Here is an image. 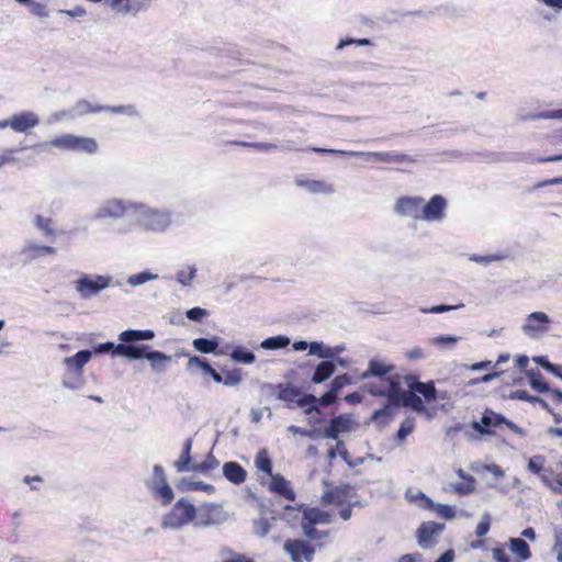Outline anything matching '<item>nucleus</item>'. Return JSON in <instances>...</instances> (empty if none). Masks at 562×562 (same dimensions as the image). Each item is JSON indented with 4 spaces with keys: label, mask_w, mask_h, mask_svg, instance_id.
<instances>
[{
    "label": "nucleus",
    "mask_w": 562,
    "mask_h": 562,
    "mask_svg": "<svg viewBox=\"0 0 562 562\" xmlns=\"http://www.w3.org/2000/svg\"><path fill=\"white\" fill-rule=\"evenodd\" d=\"M171 224L172 214L170 211L136 202L131 222H127L120 229V233H130L134 228H139L144 232L161 234L167 232Z\"/></svg>",
    "instance_id": "obj_1"
},
{
    "label": "nucleus",
    "mask_w": 562,
    "mask_h": 562,
    "mask_svg": "<svg viewBox=\"0 0 562 562\" xmlns=\"http://www.w3.org/2000/svg\"><path fill=\"white\" fill-rule=\"evenodd\" d=\"M92 357L91 350H80L76 355L63 359L65 372L61 384L65 389L79 391L85 385L83 367Z\"/></svg>",
    "instance_id": "obj_2"
},
{
    "label": "nucleus",
    "mask_w": 562,
    "mask_h": 562,
    "mask_svg": "<svg viewBox=\"0 0 562 562\" xmlns=\"http://www.w3.org/2000/svg\"><path fill=\"white\" fill-rule=\"evenodd\" d=\"M121 353L131 360L146 359L149 361L151 369L157 373H162L171 363V356L158 350H151L148 345L135 344L133 347H122Z\"/></svg>",
    "instance_id": "obj_3"
},
{
    "label": "nucleus",
    "mask_w": 562,
    "mask_h": 562,
    "mask_svg": "<svg viewBox=\"0 0 562 562\" xmlns=\"http://www.w3.org/2000/svg\"><path fill=\"white\" fill-rule=\"evenodd\" d=\"M136 202L120 198H110L102 201L93 213V220H121L131 222Z\"/></svg>",
    "instance_id": "obj_4"
},
{
    "label": "nucleus",
    "mask_w": 562,
    "mask_h": 562,
    "mask_svg": "<svg viewBox=\"0 0 562 562\" xmlns=\"http://www.w3.org/2000/svg\"><path fill=\"white\" fill-rule=\"evenodd\" d=\"M48 146L58 148L60 150L87 154H94L99 148L94 138L76 136L74 134H64L50 139L49 142L37 145V147L42 148H47Z\"/></svg>",
    "instance_id": "obj_5"
},
{
    "label": "nucleus",
    "mask_w": 562,
    "mask_h": 562,
    "mask_svg": "<svg viewBox=\"0 0 562 562\" xmlns=\"http://www.w3.org/2000/svg\"><path fill=\"white\" fill-rule=\"evenodd\" d=\"M155 338V331L151 329H126L122 331L119 336V339L122 344L114 345L111 341L100 344L94 347L92 353H103V352H112L113 356L125 357V355L121 353L120 349L122 347H133L134 342L143 341V340H153Z\"/></svg>",
    "instance_id": "obj_6"
},
{
    "label": "nucleus",
    "mask_w": 562,
    "mask_h": 562,
    "mask_svg": "<svg viewBox=\"0 0 562 562\" xmlns=\"http://www.w3.org/2000/svg\"><path fill=\"white\" fill-rule=\"evenodd\" d=\"M196 515L195 507L181 499L178 501L171 510L164 517L161 527L164 529H179L190 524Z\"/></svg>",
    "instance_id": "obj_7"
},
{
    "label": "nucleus",
    "mask_w": 562,
    "mask_h": 562,
    "mask_svg": "<svg viewBox=\"0 0 562 562\" xmlns=\"http://www.w3.org/2000/svg\"><path fill=\"white\" fill-rule=\"evenodd\" d=\"M112 282L113 278L109 274H97L93 277L89 274H82L80 278L74 281V285L82 299H89L109 288Z\"/></svg>",
    "instance_id": "obj_8"
},
{
    "label": "nucleus",
    "mask_w": 562,
    "mask_h": 562,
    "mask_svg": "<svg viewBox=\"0 0 562 562\" xmlns=\"http://www.w3.org/2000/svg\"><path fill=\"white\" fill-rule=\"evenodd\" d=\"M316 153H330V154H339L348 157H364L367 160H378L383 162H406L412 161V159L404 154L397 153H384V151H352V150H337V149H326V148H313Z\"/></svg>",
    "instance_id": "obj_9"
},
{
    "label": "nucleus",
    "mask_w": 562,
    "mask_h": 562,
    "mask_svg": "<svg viewBox=\"0 0 562 562\" xmlns=\"http://www.w3.org/2000/svg\"><path fill=\"white\" fill-rule=\"evenodd\" d=\"M551 319L544 312H532L527 315L521 330L530 339H539L550 329Z\"/></svg>",
    "instance_id": "obj_10"
},
{
    "label": "nucleus",
    "mask_w": 562,
    "mask_h": 562,
    "mask_svg": "<svg viewBox=\"0 0 562 562\" xmlns=\"http://www.w3.org/2000/svg\"><path fill=\"white\" fill-rule=\"evenodd\" d=\"M148 488L154 491L155 496L160 498L164 505L173 499V491L167 482L165 470L161 465L155 464L151 479L146 481Z\"/></svg>",
    "instance_id": "obj_11"
},
{
    "label": "nucleus",
    "mask_w": 562,
    "mask_h": 562,
    "mask_svg": "<svg viewBox=\"0 0 562 562\" xmlns=\"http://www.w3.org/2000/svg\"><path fill=\"white\" fill-rule=\"evenodd\" d=\"M367 387L370 394L385 396L389 402L394 404L401 389V382L395 376L380 378L378 381L369 383Z\"/></svg>",
    "instance_id": "obj_12"
},
{
    "label": "nucleus",
    "mask_w": 562,
    "mask_h": 562,
    "mask_svg": "<svg viewBox=\"0 0 562 562\" xmlns=\"http://www.w3.org/2000/svg\"><path fill=\"white\" fill-rule=\"evenodd\" d=\"M447 207V200L442 195L436 194L431 196L428 202H423L420 220L426 222H441L446 217Z\"/></svg>",
    "instance_id": "obj_13"
},
{
    "label": "nucleus",
    "mask_w": 562,
    "mask_h": 562,
    "mask_svg": "<svg viewBox=\"0 0 562 562\" xmlns=\"http://www.w3.org/2000/svg\"><path fill=\"white\" fill-rule=\"evenodd\" d=\"M283 549L293 562H311L315 554V549L304 540H286Z\"/></svg>",
    "instance_id": "obj_14"
},
{
    "label": "nucleus",
    "mask_w": 562,
    "mask_h": 562,
    "mask_svg": "<svg viewBox=\"0 0 562 562\" xmlns=\"http://www.w3.org/2000/svg\"><path fill=\"white\" fill-rule=\"evenodd\" d=\"M445 525L435 521L423 522L417 530V543L422 549H430L436 538L443 531Z\"/></svg>",
    "instance_id": "obj_15"
},
{
    "label": "nucleus",
    "mask_w": 562,
    "mask_h": 562,
    "mask_svg": "<svg viewBox=\"0 0 562 562\" xmlns=\"http://www.w3.org/2000/svg\"><path fill=\"white\" fill-rule=\"evenodd\" d=\"M150 0H105L111 10L121 15L135 16L148 8Z\"/></svg>",
    "instance_id": "obj_16"
},
{
    "label": "nucleus",
    "mask_w": 562,
    "mask_h": 562,
    "mask_svg": "<svg viewBox=\"0 0 562 562\" xmlns=\"http://www.w3.org/2000/svg\"><path fill=\"white\" fill-rule=\"evenodd\" d=\"M423 202L424 198L422 196L400 198L395 203L394 211L401 216L420 220Z\"/></svg>",
    "instance_id": "obj_17"
},
{
    "label": "nucleus",
    "mask_w": 562,
    "mask_h": 562,
    "mask_svg": "<svg viewBox=\"0 0 562 562\" xmlns=\"http://www.w3.org/2000/svg\"><path fill=\"white\" fill-rule=\"evenodd\" d=\"M353 420L346 415H339L330 419L329 425L324 430V437L337 439L340 434H347L352 430Z\"/></svg>",
    "instance_id": "obj_18"
},
{
    "label": "nucleus",
    "mask_w": 562,
    "mask_h": 562,
    "mask_svg": "<svg viewBox=\"0 0 562 562\" xmlns=\"http://www.w3.org/2000/svg\"><path fill=\"white\" fill-rule=\"evenodd\" d=\"M40 124V117L32 111H23L12 115L11 130L16 133H27Z\"/></svg>",
    "instance_id": "obj_19"
},
{
    "label": "nucleus",
    "mask_w": 562,
    "mask_h": 562,
    "mask_svg": "<svg viewBox=\"0 0 562 562\" xmlns=\"http://www.w3.org/2000/svg\"><path fill=\"white\" fill-rule=\"evenodd\" d=\"M505 422L506 418L503 415L497 414L491 409H486L482 416L481 423L473 422L472 428L482 435H486L491 434V431L487 430L488 427H498Z\"/></svg>",
    "instance_id": "obj_20"
},
{
    "label": "nucleus",
    "mask_w": 562,
    "mask_h": 562,
    "mask_svg": "<svg viewBox=\"0 0 562 562\" xmlns=\"http://www.w3.org/2000/svg\"><path fill=\"white\" fill-rule=\"evenodd\" d=\"M416 497L423 502V504L420 505L423 508L435 512L439 517L448 520L454 518L456 512L453 507L449 505L435 503L432 499L427 497L423 492H418Z\"/></svg>",
    "instance_id": "obj_21"
},
{
    "label": "nucleus",
    "mask_w": 562,
    "mask_h": 562,
    "mask_svg": "<svg viewBox=\"0 0 562 562\" xmlns=\"http://www.w3.org/2000/svg\"><path fill=\"white\" fill-rule=\"evenodd\" d=\"M294 182L297 187L304 188L305 190L314 194L327 195L333 194L336 191L334 184L325 181L296 178Z\"/></svg>",
    "instance_id": "obj_22"
},
{
    "label": "nucleus",
    "mask_w": 562,
    "mask_h": 562,
    "mask_svg": "<svg viewBox=\"0 0 562 562\" xmlns=\"http://www.w3.org/2000/svg\"><path fill=\"white\" fill-rule=\"evenodd\" d=\"M222 508L215 504H206L200 509L196 525L209 526L220 524L223 520Z\"/></svg>",
    "instance_id": "obj_23"
},
{
    "label": "nucleus",
    "mask_w": 562,
    "mask_h": 562,
    "mask_svg": "<svg viewBox=\"0 0 562 562\" xmlns=\"http://www.w3.org/2000/svg\"><path fill=\"white\" fill-rule=\"evenodd\" d=\"M224 477L235 485L244 483L247 479V471L237 462L228 461L223 464Z\"/></svg>",
    "instance_id": "obj_24"
},
{
    "label": "nucleus",
    "mask_w": 562,
    "mask_h": 562,
    "mask_svg": "<svg viewBox=\"0 0 562 562\" xmlns=\"http://www.w3.org/2000/svg\"><path fill=\"white\" fill-rule=\"evenodd\" d=\"M269 488L270 491L283 496L288 501L293 502L295 499V493L292 490L290 482L286 479H284L281 474L271 475Z\"/></svg>",
    "instance_id": "obj_25"
},
{
    "label": "nucleus",
    "mask_w": 562,
    "mask_h": 562,
    "mask_svg": "<svg viewBox=\"0 0 562 562\" xmlns=\"http://www.w3.org/2000/svg\"><path fill=\"white\" fill-rule=\"evenodd\" d=\"M331 521V515L328 512L322 510L316 507L303 509L301 522L302 526L304 522H308L311 526L314 527V525H327L330 524Z\"/></svg>",
    "instance_id": "obj_26"
},
{
    "label": "nucleus",
    "mask_w": 562,
    "mask_h": 562,
    "mask_svg": "<svg viewBox=\"0 0 562 562\" xmlns=\"http://www.w3.org/2000/svg\"><path fill=\"white\" fill-rule=\"evenodd\" d=\"M324 505L341 506L348 499V487H334L323 493Z\"/></svg>",
    "instance_id": "obj_27"
},
{
    "label": "nucleus",
    "mask_w": 562,
    "mask_h": 562,
    "mask_svg": "<svg viewBox=\"0 0 562 562\" xmlns=\"http://www.w3.org/2000/svg\"><path fill=\"white\" fill-rule=\"evenodd\" d=\"M395 407L402 406H411L415 411H422L423 409V401L422 398L416 394V392L411 391H403L402 387L400 389V392L396 396V400L393 404Z\"/></svg>",
    "instance_id": "obj_28"
},
{
    "label": "nucleus",
    "mask_w": 562,
    "mask_h": 562,
    "mask_svg": "<svg viewBox=\"0 0 562 562\" xmlns=\"http://www.w3.org/2000/svg\"><path fill=\"white\" fill-rule=\"evenodd\" d=\"M408 386L416 393L422 394L427 401L437 398V390L432 382L423 383L415 381L413 376L406 379Z\"/></svg>",
    "instance_id": "obj_29"
},
{
    "label": "nucleus",
    "mask_w": 562,
    "mask_h": 562,
    "mask_svg": "<svg viewBox=\"0 0 562 562\" xmlns=\"http://www.w3.org/2000/svg\"><path fill=\"white\" fill-rule=\"evenodd\" d=\"M462 337L454 335H438L428 339V342L440 350H453Z\"/></svg>",
    "instance_id": "obj_30"
},
{
    "label": "nucleus",
    "mask_w": 562,
    "mask_h": 562,
    "mask_svg": "<svg viewBox=\"0 0 562 562\" xmlns=\"http://www.w3.org/2000/svg\"><path fill=\"white\" fill-rule=\"evenodd\" d=\"M335 363L331 362V361H323L321 362L313 375H312V382H314L315 384H319V383H323L324 381H326L327 379H329L333 373L335 372Z\"/></svg>",
    "instance_id": "obj_31"
},
{
    "label": "nucleus",
    "mask_w": 562,
    "mask_h": 562,
    "mask_svg": "<svg viewBox=\"0 0 562 562\" xmlns=\"http://www.w3.org/2000/svg\"><path fill=\"white\" fill-rule=\"evenodd\" d=\"M394 367L392 364H387L382 361L371 360L369 362L368 371H366L362 375L363 379L368 376H376V378H385L387 373H390Z\"/></svg>",
    "instance_id": "obj_32"
},
{
    "label": "nucleus",
    "mask_w": 562,
    "mask_h": 562,
    "mask_svg": "<svg viewBox=\"0 0 562 562\" xmlns=\"http://www.w3.org/2000/svg\"><path fill=\"white\" fill-rule=\"evenodd\" d=\"M509 550L513 554L522 561L529 560L531 557L528 543L521 538H510Z\"/></svg>",
    "instance_id": "obj_33"
},
{
    "label": "nucleus",
    "mask_w": 562,
    "mask_h": 562,
    "mask_svg": "<svg viewBox=\"0 0 562 562\" xmlns=\"http://www.w3.org/2000/svg\"><path fill=\"white\" fill-rule=\"evenodd\" d=\"M229 356L236 363L252 364L256 361L255 353L244 346H235Z\"/></svg>",
    "instance_id": "obj_34"
},
{
    "label": "nucleus",
    "mask_w": 562,
    "mask_h": 562,
    "mask_svg": "<svg viewBox=\"0 0 562 562\" xmlns=\"http://www.w3.org/2000/svg\"><path fill=\"white\" fill-rule=\"evenodd\" d=\"M290 345V338L286 336L269 337L260 342V347L266 350H277L285 348Z\"/></svg>",
    "instance_id": "obj_35"
},
{
    "label": "nucleus",
    "mask_w": 562,
    "mask_h": 562,
    "mask_svg": "<svg viewBox=\"0 0 562 562\" xmlns=\"http://www.w3.org/2000/svg\"><path fill=\"white\" fill-rule=\"evenodd\" d=\"M522 121H535V120H562V109L542 111L539 113H530L520 117Z\"/></svg>",
    "instance_id": "obj_36"
},
{
    "label": "nucleus",
    "mask_w": 562,
    "mask_h": 562,
    "mask_svg": "<svg viewBox=\"0 0 562 562\" xmlns=\"http://www.w3.org/2000/svg\"><path fill=\"white\" fill-rule=\"evenodd\" d=\"M278 398L285 402H296L301 391L291 384H280Z\"/></svg>",
    "instance_id": "obj_37"
},
{
    "label": "nucleus",
    "mask_w": 562,
    "mask_h": 562,
    "mask_svg": "<svg viewBox=\"0 0 562 562\" xmlns=\"http://www.w3.org/2000/svg\"><path fill=\"white\" fill-rule=\"evenodd\" d=\"M255 464L258 471L272 475V461L268 456L267 450H260L255 459Z\"/></svg>",
    "instance_id": "obj_38"
},
{
    "label": "nucleus",
    "mask_w": 562,
    "mask_h": 562,
    "mask_svg": "<svg viewBox=\"0 0 562 562\" xmlns=\"http://www.w3.org/2000/svg\"><path fill=\"white\" fill-rule=\"evenodd\" d=\"M104 111V106L101 105H92L88 100H80L74 106L75 115H85L88 113H97Z\"/></svg>",
    "instance_id": "obj_39"
},
{
    "label": "nucleus",
    "mask_w": 562,
    "mask_h": 562,
    "mask_svg": "<svg viewBox=\"0 0 562 562\" xmlns=\"http://www.w3.org/2000/svg\"><path fill=\"white\" fill-rule=\"evenodd\" d=\"M195 463L192 461L191 453L182 451L179 459L175 462L177 472H193Z\"/></svg>",
    "instance_id": "obj_40"
},
{
    "label": "nucleus",
    "mask_w": 562,
    "mask_h": 562,
    "mask_svg": "<svg viewBox=\"0 0 562 562\" xmlns=\"http://www.w3.org/2000/svg\"><path fill=\"white\" fill-rule=\"evenodd\" d=\"M158 279V274L151 273L150 271H142L139 273L132 274L127 278V283L131 286H139L148 281Z\"/></svg>",
    "instance_id": "obj_41"
},
{
    "label": "nucleus",
    "mask_w": 562,
    "mask_h": 562,
    "mask_svg": "<svg viewBox=\"0 0 562 562\" xmlns=\"http://www.w3.org/2000/svg\"><path fill=\"white\" fill-rule=\"evenodd\" d=\"M394 408H395V406L390 402L387 405L375 411L371 416V420L376 422L381 425L387 424L393 414Z\"/></svg>",
    "instance_id": "obj_42"
},
{
    "label": "nucleus",
    "mask_w": 562,
    "mask_h": 562,
    "mask_svg": "<svg viewBox=\"0 0 562 562\" xmlns=\"http://www.w3.org/2000/svg\"><path fill=\"white\" fill-rule=\"evenodd\" d=\"M198 269L189 266L187 270H179L176 273V280L182 286H189L196 277Z\"/></svg>",
    "instance_id": "obj_43"
},
{
    "label": "nucleus",
    "mask_w": 562,
    "mask_h": 562,
    "mask_svg": "<svg viewBox=\"0 0 562 562\" xmlns=\"http://www.w3.org/2000/svg\"><path fill=\"white\" fill-rule=\"evenodd\" d=\"M218 465H220L218 460L214 457V454L212 452H210L203 462L195 463V468H193V472L207 473V472L218 468Z\"/></svg>",
    "instance_id": "obj_44"
},
{
    "label": "nucleus",
    "mask_w": 562,
    "mask_h": 562,
    "mask_svg": "<svg viewBox=\"0 0 562 562\" xmlns=\"http://www.w3.org/2000/svg\"><path fill=\"white\" fill-rule=\"evenodd\" d=\"M33 223L45 236H55L52 218L36 215Z\"/></svg>",
    "instance_id": "obj_45"
},
{
    "label": "nucleus",
    "mask_w": 562,
    "mask_h": 562,
    "mask_svg": "<svg viewBox=\"0 0 562 562\" xmlns=\"http://www.w3.org/2000/svg\"><path fill=\"white\" fill-rule=\"evenodd\" d=\"M218 342L215 339L198 338L193 340V347L202 353H211L216 350Z\"/></svg>",
    "instance_id": "obj_46"
},
{
    "label": "nucleus",
    "mask_w": 562,
    "mask_h": 562,
    "mask_svg": "<svg viewBox=\"0 0 562 562\" xmlns=\"http://www.w3.org/2000/svg\"><path fill=\"white\" fill-rule=\"evenodd\" d=\"M527 375L529 378V384L535 391L539 393H547L550 391L549 385L542 381L539 372L528 371Z\"/></svg>",
    "instance_id": "obj_47"
},
{
    "label": "nucleus",
    "mask_w": 562,
    "mask_h": 562,
    "mask_svg": "<svg viewBox=\"0 0 562 562\" xmlns=\"http://www.w3.org/2000/svg\"><path fill=\"white\" fill-rule=\"evenodd\" d=\"M317 402V398L312 394H306L301 397V395L296 398V404L300 407H306L305 413L312 414L317 413L319 414V411L316 408L315 403Z\"/></svg>",
    "instance_id": "obj_48"
},
{
    "label": "nucleus",
    "mask_w": 562,
    "mask_h": 562,
    "mask_svg": "<svg viewBox=\"0 0 562 562\" xmlns=\"http://www.w3.org/2000/svg\"><path fill=\"white\" fill-rule=\"evenodd\" d=\"M105 112L115 114H124L127 116H139L137 108L133 104L120 105V106H104Z\"/></svg>",
    "instance_id": "obj_49"
},
{
    "label": "nucleus",
    "mask_w": 562,
    "mask_h": 562,
    "mask_svg": "<svg viewBox=\"0 0 562 562\" xmlns=\"http://www.w3.org/2000/svg\"><path fill=\"white\" fill-rule=\"evenodd\" d=\"M41 245H37L33 241H27L21 249V254L25 256L27 260H34L42 256L41 254Z\"/></svg>",
    "instance_id": "obj_50"
},
{
    "label": "nucleus",
    "mask_w": 562,
    "mask_h": 562,
    "mask_svg": "<svg viewBox=\"0 0 562 562\" xmlns=\"http://www.w3.org/2000/svg\"><path fill=\"white\" fill-rule=\"evenodd\" d=\"M474 477H469V481L451 484V490L460 496L468 495L474 491Z\"/></svg>",
    "instance_id": "obj_51"
},
{
    "label": "nucleus",
    "mask_w": 562,
    "mask_h": 562,
    "mask_svg": "<svg viewBox=\"0 0 562 562\" xmlns=\"http://www.w3.org/2000/svg\"><path fill=\"white\" fill-rule=\"evenodd\" d=\"M252 525H254V532L258 537H261V538L267 536L271 529V524L267 518L255 519Z\"/></svg>",
    "instance_id": "obj_52"
},
{
    "label": "nucleus",
    "mask_w": 562,
    "mask_h": 562,
    "mask_svg": "<svg viewBox=\"0 0 562 562\" xmlns=\"http://www.w3.org/2000/svg\"><path fill=\"white\" fill-rule=\"evenodd\" d=\"M19 149L8 148L0 151V169L7 165H13L18 162V158L14 156Z\"/></svg>",
    "instance_id": "obj_53"
},
{
    "label": "nucleus",
    "mask_w": 562,
    "mask_h": 562,
    "mask_svg": "<svg viewBox=\"0 0 562 562\" xmlns=\"http://www.w3.org/2000/svg\"><path fill=\"white\" fill-rule=\"evenodd\" d=\"M460 307H463V304H458V305H447V304H440V305H435V306H431L429 308H426V307H419V311L422 313H430V314H440V313H446V312H450V311H453V310H457V308H460Z\"/></svg>",
    "instance_id": "obj_54"
},
{
    "label": "nucleus",
    "mask_w": 562,
    "mask_h": 562,
    "mask_svg": "<svg viewBox=\"0 0 562 562\" xmlns=\"http://www.w3.org/2000/svg\"><path fill=\"white\" fill-rule=\"evenodd\" d=\"M304 535L312 540H321L327 537L328 531L317 530L315 527L311 526L308 522H304L302 527Z\"/></svg>",
    "instance_id": "obj_55"
},
{
    "label": "nucleus",
    "mask_w": 562,
    "mask_h": 562,
    "mask_svg": "<svg viewBox=\"0 0 562 562\" xmlns=\"http://www.w3.org/2000/svg\"><path fill=\"white\" fill-rule=\"evenodd\" d=\"M543 465L544 457L533 456L532 458L529 459L527 469L535 474H539L543 470Z\"/></svg>",
    "instance_id": "obj_56"
},
{
    "label": "nucleus",
    "mask_w": 562,
    "mask_h": 562,
    "mask_svg": "<svg viewBox=\"0 0 562 562\" xmlns=\"http://www.w3.org/2000/svg\"><path fill=\"white\" fill-rule=\"evenodd\" d=\"M414 429V420L413 419H405L402 422L398 430H397V438L400 441H403Z\"/></svg>",
    "instance_id": "obj_57"
},
{
    "label": "nucleus",
    "mask_w": 562,
    "mask_h": 562,
    "mask_svg": "<svg viewBox=\"0 0 562 562\" xmlns=\"http://www.w3.org/2000/svg\"><path fill=\"white\" fill-rule=\"evenodd\" d=\"M509 398L525 401V402H529V403H536L537 401H540V397L529 395L528 392L525 390L513 391L509 395Z\"/></svg>",
    "instance_id": "obj_58"
},
{
    "label": "nucleus",
    "mask_w": 562,
    "mask_h": 562,
    "mask_svg": "<svg viewBox=\"0 0 562 562\" xmlns=\"http://www.w3.org/2000/svg\"><path fill=\"white\" fill-rule=\"evenodd\" d=\"M187 487L193 491H204L206 493H213L215 487L212 484L204 483L202 481H189Z\"/></svg>",
    "instance_id": "obj_59"
},
{
    "label": "nucleus",
    "mask_w": 562,
    "mask_h": 562,
    "mask_svg": "<svg viewBox=\"0 0 562 562\" xmlns=\"http://www.w3.org/2000/svg\"><path fill=\"white\" fill-rule=\"evenodd\" d=\"M349 382L350 378L347 374L338 375L331 381L330 389L337 394L344 386L349 384Z\"/></svg>",
    "instance_id": "obj_60"
},
{
    "label": "nucleus",
    "mask_w": 562,
    "mask_h": 562,
    "mask_svg": "<svg viewBox=\"0 0 562 562\" xmlns=\"http://www.w3.org/2000/svg\"><path fill=\"white\" fill-rule=\"evenodd\" d=\"M240 382L241 375L237 370L227 372L223 380V384L227 386H235L238 385Z\"/></svg>",
    "instance_id": "obj_61"
},
{
    "label": "nucleus",
    "mask_w": 562,
    "mask_h": 562,
    "mask_svg": "<svg viewBox=\"0 0 562 562\" xmlns=\"http://www.w3.org/2000/svg\"><path fill=\"white\" fill-rule=\"evenodd\" d=\"M490 526H491L490 515L484 514L482 520L480 521V524L477 525V527L475 529V535L477 537H484L490 531Z\"/></svg>",
    "instance_id": "obj_62"
},
{
    "label": "nucleus",
    "mask_w": 562,
    "mask_h": 562,
    "mask_svg": "<svg viewBox=\"0 0 562 562\" xmlns=\"http://www.w3.org/2000/svg\"><path fill=\"white\" fill-rule=\"evenodd\" d=\"M337 453L345 460L347 461V458H348V451L347 449L344 447V442L342 441H338L337 445H336V448H331L328 450V458L329 459H335Z\"/></svg>",
    "instance_id": "obj_63"
},
{
    "label": "nucleus",
    "mask_w": 562,
    "mask_h": 562,
    "mask_svg": "<svg viewBox=\"0 0 562 562\" xmlns=\"http://www.w3.org/2000/svg\"><path fill=\"white\" fill-rule=\"evenodd\" d=\"M187 317L193 322H200L207 315V311L201 307H192L186 312Z\"/></svg>",
    "instance_id": "obj_64"
}]
</instances>
